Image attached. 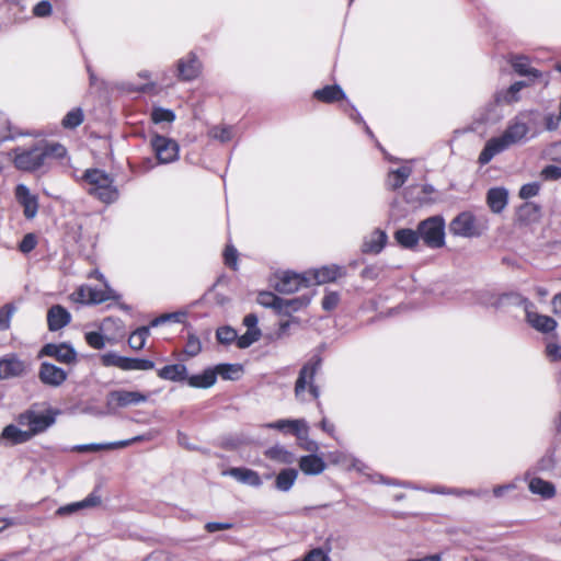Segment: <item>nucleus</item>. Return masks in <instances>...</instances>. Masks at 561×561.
Wrapping results in <instances>:
<instances>
[{
	"label": "nucleus",
	"instance_id": "393cba45",
	"mask_svg": "<svg viewBox=\"0 0 561 561\" xmlns=\"http://www.w3.org/2000/svg\"><path fill=\"white\" fill-rule=\"evenodd\" d=\"M387 234L380 229L374 230L363 242L362 250L365 253H379L386 245Z\"/></svg>",
	"mask_w": 561,
	"mask_h": 561
},
{
	"label": "nucleus",
	"instance_id": "603ef678",
	"mask_svg": "<svg viewBox=\"0 0 561 561\" xmlns=\"http://www.w3.org/2000/svg\"><path fill=\"white\" fill-rule=\"evenodd\" d=\"M261 336V331H247L237 339V345L240 348H247L256 342Z\"/></svg>",
	"mask_w": 561,
	"mask_h": 561
},
{
	"label": "nucleus",
	"instance_id": "4468645a",
	"mask_svg": "<svg viewBox=\"0 0 561 561\" xmlns=\"http://www.w3.org/2000/svg\"><path fill=\"white\" fill-rule=\"evenodd\" d=\"M148 400V394L139 391L130 390H114L107 396V405H115L117 408H127L131 405H139Z\"/></svg>",
	"mask_w": 561,
	"mask_h": 561
},
{
	"label": "nucleus",
	"instance_id": "ea45409f",
	"mask_svg": "<svg viewBox=\"0 0 561 561\" xmlns=\"http://www.w3.org/2000/svg\"><path fill=\"white\" fill-rule=\"evenodd\" d=\"M149 334V327H140L136 329L128 339L129 346L135 351H140L144 348Z\"/></svg>",
	"mask_w": 561,
	"mask_h": 561
},
{
	"label": "nucleus",
	"instance_id": "13d9d810",
	"mask_svg": "<svg viewBox=\"0 0 561 561\" xmlns=\"http://www.w3.org/2000/svg\"><path fill=\"white\" fill-rule=\"evenodd\" d=\"M85 341L91 347L95 350H102L105 346L104 336L100 332L93 331L85 333Z\"/></svg>",
	"mask_w": 561,
	"mask_h": 561
},
{
	"label": "nucleus",
	"instance_id": "e433bc0d",
	"mask_svg": "<svg viewBox=\"0 0 561 561\" xmlns=\"http://www.w3.org/2000/svg\"><path fill=\"white\" fill-rule=\"evenodd\" d=\"M528 486L531 493L539 494L543 499H550L556 493L553 484L540 478H533Z\"/></svg>",
	"mask_w": 561,
	"mask_h": 561
},
{
	"label": "nucleus",
	"instance_id": "de8ad7c7",
	"mask_svg": "<svg viewBox=\"0 0 561 561\" xmlns=\"http://www.w3.org/2000/svg\"><path fill=\"white\" fill-rule=\"evenodd\" d=\"M101 363L105 367H117L123 370L125 356H121L114 352H108L101 356Z\"/></svg>",
	"mask_w": 561,
	"mask_h": 561
},
{
	"label": "nucleus",
	"instance_id": "bf43d9fd",
	"mask_svg": "<svg viewBox=\"0 0 561 561\" xmlns=\"http://www.w3.org/2000/svg\"><path fill=\"white\" fill-rule=\"evenodd\" d=\"M37 244V239L34 233H27L23 237L22 241L19 244V250L22 253H30L32 250L35 249Z\"/></svg>",
	"mask_w": 561,
	"mask_h": 561
},
{
	"label": "nucleus",
	"instance_id": "bb28decb",
	"mask_svg": "<svg viewBox=\"0 0 561 561\" xmlns=\"http://www.w3.org/2000/svg\"><path fill=\"white\" fill-rule=\"evenodd\" d=\"M412 173V167L410 162L404 163L397 170H392L388 174L387 185L391 190L400 188Z\"/></svg>",
	"mask_w": 561,
	"mask_h": 561
},
{
	"label": "nucleus",
	"instance_id": "0eeeda50",
	"mask_svg": "<svg viewBox=\"0 0 561 561\" xmlns=\"http://www.w3.org/2000/svg\"><path fill=\"white\" fill-rule=\"evenodd\" d=\"M45 164V152L42 147L14 150V165L19 170L35 171Z\"/></svg>",
	"mask_w": 561,
	"mask_h": 561
},
{
	"label": "nucleus",
	"instance_id": "72a5a7b5",
	"mask_svg": "<svg viewBox=\"0 0 561 561\" xmlns=\"http://www.w3.org/2000/svg\"><path fill=\"white\" fill-rule=\"evenodd\" d=\"M311 298L308 296H300L290 299H280L279 314L289 316L291 312H296L310 304Z\"/></svg>",
	"mask_w": 561,
	"mask_h": 561
},
{
	"label": "nucleus",
	"instance_id": "c03bdc74",
	"mask_svg": "<svg viewBox=\"0 0 561 561\" xmlns=\"http://www.w3.org/2000/svg\"><path fill=\"white\" fill-rule=\"evenodd\" d=\"M280 299L271 291H261L257 296V302L266 308H273L279 313Z\"/></svg>",
	"mask_w": 561,
	"mask_h": 561
},
{
	"label": "nucleus",
	"instance_id": "09e8293b",
	"mask_svg": "<svg viewBox=\"0 0 561 561\" xmlns=\"http://www.w3.org/2000/svg\"><path fill=\"white\" fill-rule=\"evenodd\" d=\"M151 118L156 124L172 123L175 119V114L171 110L156 107L151 112Z\"/></svg>",
	"mask_w": 561,
	"mask_h": 561
},
{
	"label": "nucleus",
	"instance_id": "5701e85b",
	"mask_svg": "<svg viewBox=\"0 0 561 561\" xmlns=\"http://www.w3.org/2000/svg\"><path fill=\"white\" fill-rule=\"evenodd\" d=\"M71 320L69 311L60 305L53 306L47 312V324L50 331L66 327Z\"/></svg>",
	"mask_w": 561,
	"mask_h": 561
},
{
	"label": "nucleus",
	"instance_id": "a18cd8bd",
	"mask_svg": "<svg viewBox=\"0 0 561 561\" xmlns=\"http://www.w3.org/2000/svg\"><path fill=\"white\" fill-rule=\"evenodd\" d=\"M83 122V113L81 108H73L62 118L65 128H76Z\"/></svg>",
	"mask_w": 561,
	"mask_h": 561
},
{
	"label": "nucleus",
	"instance_id": "49530a36",
	"mask_svg": "<svg viewBox=\"0 0 561 561\" xmlns=\"http://www.w3.org/2000/svg\"><path fill=\"white\" fill-rule=\"evenodd\" d=\"M526 85L524 81H517L513 83L507 91H505L502 94H499L500 99L506 103H513L518 101V93L519 91Z\"/></svg>",
	"mask_w": 561,
	"mask_h": 561
},
{
	"label": "nucleus",
	"instance_id": "c85d7f7f",
	"mask_svg": "<svg viewBox=\"0 0 561 561\" xmlns=\"http://www.w3.org/2000/svg\"><path fill=\"white\" fill-rule=\"evenodd\" d=\"M0 439L8 440L11 445H18L28 442L31 439V434L28 431H23L13 424H10L2 430Z\"/></svg>",
	"mask_w": 561,
	"mask_h": 561
},
{
	"label": "nucleus",
	"instance_id": "4be33fe9",
	"mask_svg": "<svg viewBox=\"0 0 561 561\" xmlns=\"http://www.w3.org/2000/svg\"><path fill=\"white\" fill-rule=\"evenodd\" d=\"M508 203V191L505 187H492L486 193V204L492 213H502Z\"/></svg>",
	"mask_w": 561,
	"mask_h": 561
},
{
	"label": "nucleus",
	"instance_id": "58836bf2",
	"mask_svg": "<svg viewBox=\"0 0 561 561\" xmlns=\"http://www.w3.org/2000/svg\"><path fill=\"white\" fill-rule=\"evenodd\" d=\"M98 502H99V500L96 497L88 496L87 499H84L80 502L71 503V504L59 507L56 511V514L59 516L70 515L81 508L94 506V505H96Z\"/></svg>",
	"mask_w": 561,
	"mask_h": 561
},
{
	"label": "nucleus",
	"instance_id": "f03ea898",
	"mask_svg": "<svg viewBox=\"0 0 561 561\" xmlns=\"http://www.w3.org/2000/svg\"><path fill=\"white\" fill-rule=\"evenodd\" d=\"M85 192L104 204H113L119 197V191L112 175L100 169H88L81 176Z\"/></svg>",
	"mask_w": 561,
	"mask_h": 561
},
{
	"label": "nucleus",
	"instance_id": "864d4df0",
	"mask_svg": "<svg viewBox=\"0 0 561 561\" xmlns=\"http://www.w3.org/2000/svg\"><path fill=\"white\" fill-rule=\"evenodd\" d=\"M216 337L219 343L229 344L237 340V332L230 327H222L217 330Z\"/></svg>",
	"mask_w": 561,
	"mask_h": 561
},
{
	"label": "nucleus",
	"instance_id": "9b49d317",
	"mask_svg": "<svg viewBox=\"0 0 561 561\" xmlns=\"http://www.w3.org/2000/svg\"><path fill=\"white\" fill-rule=\"evenodd\" d=\"M38 356L54 357L57 362L66 365H75L78 362L77 351L68 343L45 344L39 351Z\"/></svg>",
	"mask_w": 561,
	"mask_h": 561
},
{
	"label": "nucleus",
	"instance_id": "0e129e2a",
	"mask_svg": "<svg viewBox=\"0 0 561 561\" xmlns=\"http://www.w3.org/2000/svg\"><path fill=\"white\" fill-rule=\"evenodd\" d=\"M33 13L35 16H38V18L48 16L51 13L50 2L46 1V0L38 2L33 9Z\"/></svg>",
	"mask_w": 561,
	"mask_h": 561
},
{
	"label": "nucleus",
	"instance_id": "8fccbe9b",
	"mask_svg": "<svg viewBox=\"0 0 561 561\" xmlns=\"http://www.w3.org/2000/svg\"><path fill=\"white\" fill-rule=\"evenodd\" d=\"M211 138L227 142L232 138V128L229 126H215L209 130Z\"/></svg>",
	"mask_w": 561,
	"mask_h": 561
},
{
	"label": "nucleus",
	"instance_id": "052dcab7",
	"mask_svg": "<svg viewBox=\"0 0 561 561\" xmlns=\"http://www.w3.org/2000/svg\"><path fill=\"white\" fill-rule=\"evenodd\" d=\"M12 138L11 124L5 114L0 112V142Z\"/></svg>",
	"mask_w": 561,
	"mask_h": 561
},
{
	"label": "nucleus",
	"instance_id": "4d7b16f0",
	"mask_svg": "<svg viewBox=\"0 0 561 561\" xmlns=\"http://www.w3.org/2000/svg\"><path fill=\"white\" fill-rule=\"evenodd\" d=\"M540 185L537 182L524 184L519 190V197L523 199H529L538 195Z\"/></svg>",
	"mask_w": 561,
	"mask_h": 561
},
{
	"label": "nucleus",
	"instance_id": "7c9ffc66",
	"mask_svg": "<svg viewBox=\"0 0 561 561\" xmlns=\"http://www.w3.org/2000/svg\"><path fill=\"white\" fill-rule=\"evenodd\" d=\"M216 380V371L214 368H207L202 374L187 377V383L193 388H210L215 385Z\"/></svg>",
	"mask_w": 561,
	"mask_h": 561
},
{
	"label": "nucleus",
	"instance_id": "ddd939ff",
	"mask_svg": "<svg viewBox=\"0 0 561 561\" xmlns=\"http://www.w3.org/2000/svg\"><path fill=\"white\" fill-rule=\"evenodd\" d=\"M450 232L463 238L480 236V230L476 225L474 216L469 211H463L455 217L449 225Z\"/></svg>",
	"mask_w": 561,
	"mask_h": 561
},
{
	"label": "nucleus",
	"instance_id": "f704fd0d",
	"mask_svg": "<svg viewBox=\"0 0 561 561\" xmlns=\"http://www.w3.org/2000/svg\"><path fill=\"white\" fill-rule=\"evenodd\" d=\"M396 241L405 249H413L417 245L420 240L419 230L402 228L394 232Z\"/></svg>",
	"mask_w": 561,
	"mask_h": 561
},
{
	"label": "nucleus",
	"instance_id": "3c124183",
	"mask_svg": "<svg viewBox=\"0 0 561 561\" xmlns=\"http://www.w3.org/2000/svg\"><path fill=\"white\" fill-rule=\"evenodd\" d=\"M201 351H202V343H201L199 339L194 334H190L187 336V341H186V344L184 347V353L190 357H194V356L198 355L201 353Z\"/></svg>",
	"mask_w": 561,
	"mask_h": 561
},
{
	"label": "nucleus",
	"instance_id": "39448f33",
	"mask_svg": "<svg viewBox=\"0 0 561 561\" xmlns=\"http://www.w3.org/2000/svg\"><path fill=\"white\" fill-rule=\"evenodd\" d=\"M420 239L433 249L445 244V220L440 216H433L422 220L417 226Z\"/></svg>",
	"mask_w": 561,
	"mask_h": 561
},
{
	"label": "nucleus",
	"instance_id": "20e7f679",
	"mask_svg": "<svg viewBox=\"0 0 561 561\" xmlns=\"http://www.w3.org/2000/svg\"><path fill=\"white\" fill-rule=\"evenodd\" d=\"M501 299H512L514 304L522 306L527 323L536 331L550 333L556 330L557 321L550 316L538 313L529 299L519 295H504Z\"/></svg>",
	"mask_w": 561,
	"mask_h": 561
},
{
	"label": "nucleus",
	"instance_id": "dca6fc26",
	"mask_svg": "<svg viewBox=\"0 0 561 561\" xmlns=\"http://www.w3.org/2000/svg\"><path fill=\"white\" fill-rule=\"evenodd\" d=\"M18 203L23 207V214L27 219H32L38 211V199L33 195L24 184H18L14 192Z\"/></svg>",
	"mask_w": 561,
	"mask_h": 561
},
{
	"label": "nucleus",
	"instance_id": "e2e57ef3",
	"mask_svg": "<svg viewBox=\"0 0 561 561\" xmlns=\"http://www.w3.org/2000/svg\"><path fill=\"white\" fill-rule=\"evenodd\" d=\"M541 176L547 181H556L561 178V168L554 164L547 165L541 171Z\"/></svg>",
	"mask_w": 561,
	"mask_h": 561
},
{
	"label": "nucleus",
	"instance_id": "79ce46f5",
	"mask_svg": "<svg viewBox=\"0 0 561 561\" xmlns=\"http://www.w3.org/2000/svg\"><path fill=\"white\" fill-rule=\"evenodd\" d=\"M154 363L150 359L125 357L123 370H151Z\"/></svg>",
	"mask_w": 561,
	"mask_h": 561
},
{
	"label": "nucleus",
	"instance_id": "4c0bfd02",
	"mask_svg": "<svg viewBox=\"0 0 561 561\" xmlns=\"http://www.w3.org/2000/svg\"><path fill=\"white\" fill-rule=\"evenodd\" d=\"M216 371V377L220 376L226 380H236L239 379L242 375V366L239 364H219L214 367Z\"/></svg>",
	"mask_w": 561,
	"mask_h": 561
},
{
	"label": "nucleus",
	"instance_id": "9d476101",
	"mask_svg": "<svg viewBox=\"0 0 561 561\" xmlns=\"http://www.w3.org/2000/svg\"><path fill=\"white\" fill-rule=\"evenodd\" d=\"M55 423V416L50 413H36L27 411L19 416V424L28 427L31 438L45 432Z\"/></svg>",
	"mask_w": 561,
	"mask_h": 561
},
{
	"label": "nucleus",
	"instance_id": "f257e3e1",
	"mask_svg": "<svg viewBox=\"0 0 561 561\" xmlns=\"http://www.w3.org/2000/svg\"><path fill=\"white\" fill-rule=\"evenodd\" d=\"M538 112L523 111L514 116L505 130L496 137L490 138L479 154L478 162L488 164L495 156L504 152L513 146L527 141L536 134Z\"/></svg>",
	"mask_w": 561,
	"mask_h": 561
},
{
	"label": "nucleus",
	"instance_id": "680f3d73",
	"mask_svg": "<svg viewBox=\"0 0 561 561\" xmlns=\"http://www.w3.org/2000/svg\"><path fill=\"white\" fill-rule=\"evenodd\" d=\"M340 301V295L336 291H329L322 299V308L327 311L333 310Z\"/></svg>",
	"mask_w": 561,
	"mask_h": 561
},
{
	"label": "nucleus",
	"instance_id": "a878e982",
	"mask_svg": "<svg viewBox=\"0 0 561 561\" xmlns=\"http://www.w3.org/2000/svg\"><path fill=\"white\" fill-rule=\"evenodd\" d=\"M502 101L500 96H496L494 102L488 103L483 106L476 116V121L480 124H494L502 118V114L499 112V102Z\"/></svg>",
	"mask_w": 561,
	"mask_h": 561
},
{
	"label": "nucleus",
	"instance_id": "f3484780",
	"mask_svg": "<svg viewBox=\"0 0 561 561\" xmlns=\"http://www.w3.org/2000/svg\"><path fill=\"white\" fill-rule=\"evenodd\" d=\"M38 377L39 380L45 385L59 387L66 381L68 374L62 368L44 362L41 364Z\"/></svg>",
	"mask_w": 561,
	"mask_h": 561
},
{
	"label": "nucleus",
	"instance_id": "6ab92c4d",
	"mask_svg": "<svg viewBox=\"0 0 561 561\" xmlns=\"http://www.w3.org/2000/svg\"><path fill=\"white\" fill-rule=\"evenodd\" d=\"M328 459L333 465L340 466L345 470H356L358 472H364L366 469V465L362 460L346 451H331L328 454Z\"/></svg>",
	"mask_w": 561,
	"mask_h": 561
},
{
	"label": "nucleus",
	"instance_id": "338daca9",
	"mask_svg": "<svg viewBox=\"0 0 561 561\" xmlns=\"http://www.w3.org/2000/svg\"><path fill=\"white\" fill-rule=\"evenodd\" d=\"M75 300L83 304H90V286H81L73 294Z\"/></svg>",
	"mask_w": 561,
	"mask_h": 561
},
{
	"label": "nucleus",
	"instance_id": "774afa93",
	"mask_svg": "<svg viewBox=\"0 0 561 561\" xmlns=\"http://www.w3.org/2000/svg\"><path fill=\"white\" fill-rule=\"evenodd\" d=\"M547 355L553 359H560L561 358V346L556 343H549L546 347Z\"/></svg>",
	"mask_w": 561,
	"mask_h": 561
},
{
	"label": "nucleus",
	"instance_id": "a19ab883",
	"mask_svg": "<svg viewBox=\"0 0 561 561\" xmlns=\"http://www.w3.org/2000/svg\"><path fill=\"white\" fill-rule=\"evenodd\" d=\"M512 66L520 76L539 77V72L529 66V60L525 56H516L512 61Z\"/></svg>",
	"mask_w": 561,
	"mask_h": 561
},
{
	"label": "nucleus",
	"instance_id": "2eb2a0df",
	"mask_svg": "<svg viewBox=\"0 0 561 561\" xmlns=\"http://www.w3.org/2000/svg\"><path fill=\"white\" fill-rule=\"evenodd\" d=\"M267 428L277 430L282 432H290L298 439H306L308 436L309 426L308 423L304 419L297 420H277L275 422H271L264 425Z\"/></svg>",
	"mask_w": 561,
	"mask_h": 561
},
{
	"label": "nucleus",
	"instance_id": "1a4fd4ad",
	"mask_svg": "<svg viewBox=\"0 0 561 561\" xmlns=\"http://www.w3.org/2000/svg\"><path fill=\"white\" fill-rule=\"evenodd\" d=\"M158 435V431L151 430L145 434L131 437L129 439H123L112 443L103 444H87L76 446L75 449L78 451H99V450H112L118 448L128 447L135 443L152 440Z\"/></svg>",
	"mask_w": 561,
	"mask_h": 561
},
{
	"label": "nucleus",
	"instance_id": "37998d69",
	"mask_svg": "<svg viewBox=\"0 0 561 561\" xmlns=\"http://www.w3.org/2000/svg\"><path fill=\"white\" fill-rule=\"evenodd\" d=\"M185 317H186V312H184V311H175V312L164 313V314H161L160 317H157L156 319H153L150 322V327L154 328V327H158L160 324H163L165 322H171V321L181 323L184 321Z\"/></svg>",
	"mask_w": 561,
	"mask_h": 561
},
{
	"label": "nucleus",
	"instance_id": "c756f323",
	"mask_svg": "<svg viewBox=\"0 0 561 561\" xmlns=\"http://www.w3.org/2000/svg\"><path fill=\"white\" fill-rule=\"evenodd\" d=\"M158 376L164 380L183 381L187 380V369L182 364H173L162 367Z\"/></svg>",
	"mask_w": 561,
	"mask_h": 561
},
{
	"label": "nucleus",
	"instance_id": "5fc2aeb1",
	"mask_svg": "<svg viewBox=\"0 0 561 561\" xmlns=\"http://www.w3.org/2000/svg\"><path fill=\"white\" fill-rule=\"evenodd\" d=\"M45 152V161L49 158H62L66 154V148L60 144H51L45 147H42Z\"/></svg>",
	"mask_w": 561,
	"mask_h": 561
},
{
	"label": "nucleus",
	"instance_id": "473e14b6",
	"mask_svg": "<svg viewBox=\"0 0 561 561\" xmlns=\"http://www.w3.org/2000/svg\"><path fill=\"white\" fill-rule=\"evenodd\" d=\"M313 96L321 102L332 103L345 99V93L340 85L334 84L316 90Z\"/></svg>",
	"mask_w": 561,
	"mask_h": 561
},
{
	"label": "nucleus",
	"instance_id": "c9c22d12",
	"mask_svg": "<svg viewBox=\"0 0 561 561\" xmlns=\"http://www.w3.org/2000/svg\"><path fill=\"white\" fill-rule=\"evenodd\" d=\"M121 296L113 290L107 283L103 289L93 288L90 286V304H101L107 300H117Z\"/></svg>",
	"mask_w": 561,
	"mask_h": 561
},
{
	"label": "nucleus",
	"instance_id": "69168bd1",
	"mask_svg": "<svg viewBox=\"0 0 561 561\" xmlns=\"http://www.w3.org/2000/svg\"><path fill=\"white\" fill-rule=\"evenodd\" d=\"M224 257H225V263L228 266H230L233 270L237 268L238 253L233 247L227 245L225 253H224Z\"/></svg>",
	"mask_w": 561,
	"mask_h": 561
},
{
	"label": "nucleus",
	"instance_id": "f8f14e48",
	"mask_svg": "<svg viewBox=\"0 0 561 561\" xmlns=\"http://www.w3.org/2000/svg\"><path fill=\"white\" fill-rule=\"evenodd\" d=\"M203 65L193 51L180 58L176 62V77L181 81H193L202 73Z\"/></svg>",
	"mask_w": 561,
	"mask_h": 561
},
{
	"label": "nucleus",
	"instance_id": "6e6552de",
	"mask_svg": "<svg viewBox=\"0 0 561 561\" xmlns=\"http://www.w3.org/2000/svg\"><path fill=\"white\" fill-rule=\"evenodd\" d=\"M150 145L159 163L168 164L178 160L179 145L176 141L156 134L151 137Z\"/></svg>",
	"mask_w": 561,
	"mask_h": 561
},
{
	"label": "nucleus",
	"instance_id": "423d86ee",
	"mask_svg": "<svg viewBox=\"0 0 561 561\" xmlns=\"http://www.w3.org/2000/svg\"><path fill=\"white\" fill-rule=\"evenodd\" d=\"M272 286L280 294H293L304 287L310 286V278L307 274H297L285 271L274 275Z\"/></svg>",
	"mask_w": 561,
	"mask_h": 561
},
{
	"label": "nucleus",
	"instance_id": "a211bd4d",
	"mask_svg": "<svg viewBox=\"0 0 561 561\" xmlns=\"http://www.w3.org/2000/svg\"><path fill=\"white\" fill-rule=\"evenodd\" d=\"M25 363L15 354H9L0 359V379L20 377L25 371Z\"/></svg>",
	"mask_w": 561,
	"mask_h": 561
},
{
	"label": "nucleus",
	"instance_id": "7ed1b4c3",
	"mask_svg": "<svg viewBox=\"0 0 561 561\" xmlns=\"http://www.w3.org/2000/svg\"><path fill=\"white\" fill-rule=\"evenodd\" d=\"M321 367V358L318 356L308 360L300 369L295 382V398L299 402H309L320 397V389L314 383V377Z\"/></svg>",
	"mask_w": 561,
	"mask_h": 561
},
{
	"label": "nucleus",
	"instance_id": "cd10ccee",
	"mask_svg": "<svg viewBox=\"0 0 561 561\" xmlns=\"http://www.w3.org/2000/svg\"><path fill=\"white\" fill-rule=\"evenodd\" d=\"M266 458L282 465L295 462V455L282 445H274L264 451Z\"/></svg>",
	"mask_w": 561,
	"mask_h": 561
},
{
	"label": "nucleus",
	"instance_id": "aec40b11",
	"mask_svg": "<svg viewBox=\"0 0 561 561\" xmlns=\"http://www.w3.org/2000/svg\"><path fill=\"white\" fill-rule=\"evenodd\" d=\"M225 476L232 477L238 482L250 486L259 488L262 485V479L260 474L249 468L236 467L230 468L224 472Z\"/></svg>",
	"mask_w": 561,
	"mask_h": 561
},
{
	"label": "nucleus",
	"instance_id": "6e6d98bb",
	"mask_svg": "<svg viewBox=\"0 0 561 561\" xmlns=\"http://www.w3.org/2000/svg\"><path fill=\"white\" fill-rule=\"evenodd\" d=\"M14 312V307L5 305L0 309V331H7L10 328L11 318Z\"/></svg>",
	"mask_w": 561,
	"mask_h": 561
},
{
	"label": "nucleus",
	"instance_id": "412c9836",
	"mask_svg": "<svg viewBox=\"0 0 561 561\" xmlns=\"http://www.w3.org/2000/svg\"><path fill=\"white\" fill-rule=\"evenodd\" d=\"M310 278V285H321L330 282H334L337 277L342 276V267L337 265L323 266L318 270H313L306 273Z\"/></svg>",
	"mask_w": 561,
	"mask_h": 561
},
{
	"label": "nucleus",
	"instance_id": "2f4dec72",
	"mask_svg": "<svg viewBox=\"0 0 561 561\" xmlns=\"http://www.w3.org/2000/svg\"><path fill=\"white\" fill-rule=\"evenodd\" d=\"M298 477V470L286 468L278 472L275 478V486L278 491L288 492L295 484Z\"/></svg>",
	"mask_w": 561,
	"mask_h": 561
},
{
	"label": "nucleus",
	"instance_id": "b1692460",
	"mask_svg": "<svg viewBox=\"0 0 561 561\" xmlns=\"http://www.w3.org/2000/svg\"><path fill=\"white\" fill-rule=\"evenodd\" d=\"M299 468L307 476H318L325 470L327 465L321 457L308 455L299 459Z\"/></svg>",
	"mask_w": 561,
	"mask_h": 561
}]
</instances>
